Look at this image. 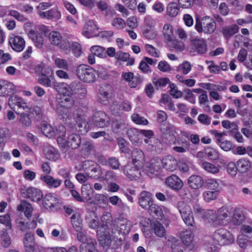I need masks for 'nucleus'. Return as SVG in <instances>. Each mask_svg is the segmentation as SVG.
<instances>
[{
	"mask_svg": "<svg viewBox=\"0 0 252 252\" xmlns=\"http://www.w3.org/2000/svg\"><path fill=\"white\" fill-rule=\"evenodd\" d=\"M176 207L186 225L188 226H195V223L191 206L184 201H180L177 204Z\"/></svg>",
	"mask_w": 252,
	"mask_h": 252,
	"instance_id": "obj_1",
	"label": "nucleus"
},
{
	"mask_svg": "<svg viewBox=\"0 0 252 252\" xmlns=\"http://www.w3.org/2000/svg\"><path fill=\"white\" fill-rule=\"evenodd\" d=\"M196 30L199 33L210 34L216 29V24L212 18L210 16L203 17L201 20L196 19L195 25Z\"/></svg>",
	"mask_w": 252,
	"mask_h": 252,
	"instance_id": "obj_2",
	"label": "nucleus"
},
{
	"mask_svg": "<svg viewBox=\"0 0 252 252\" xmlns=\"http://www.w3.org/2000/svg\"><path fill=\"white\" fill-rule=\"evenodd\" d=\"M76 73L81 80L86 83H93L96 79L95 70L86 64L78 65Z\"/></svg>",
	"mask_w": 252,
	"mask_h": 252,
	"instance_id": "obj_3",
	"label": "nucleus"
},
{
	"mask_svg": "<svg viewBox=\"0 0 252 252\" xmlns=\"http://www.w3.org/2000/svg\"><path fill=\"white\" fill-rule=\"evenodd\" d=\"M82 167L88 177L94 180L101 177L102 171L101 166L92 160L83 162Z\"/></svg>",
	"mask_w": 252,
	"mask_h": 252,
	"instance_id": "obj_4",
	"label": "nucleus"
},
{
	"mask_svg": "<svg viewBox=\"0 0 252 252\" xmlns=\"http://www.w3.org/2000/svg\"><path fill=\"white\" fill-rule=\"evenodd\" d=\"M23 242L25 252H43V248L35 242L34 234L32 232H27L25 234Z\"/></svg>",
	"mask_w": 252,
	"mask_h": 252,
	"instance_id": "obj_5",
	"label": "nucleus"
},
{
	"mask_svg": "<svg viewBox=\"0 0 252 252\" xmlns=\"http://www.w3.org/2000/svg\"><path fill=\"white\" fill-rule=\"evenodd\" d=\"M48 37L52 45L58 46L62 50H67L70 48L69 42L64 39L61 34L57 31H52L49 32Z\"/></svg>",
	"mask_w": 252,
	"mask_h": 252,
	"instance_id": "obj_6",
	"label": "nucleus"
},
{
	"mask_svg": "<svg viewBox=\"0 0 252 252\" xmlns=\"http://www.w3.org/2000/svg\"><path fill=\"white\" fill-rule=\"evenodd\" d=\"M8 104L10 108L16 114L22 111L29 112L30 107L27 103L21 97L17 95H12L8 99Z\"/></svg>",
	"mask_w": 252,
	"mask_h": 252,
	"instance_id": "obj_7",
	"label": "nucleus"
},
{
	"mask_svg": "<svg viewBox=\"0 0 252 252\" xmlns=\"http://www.w3.org/2000/svg\"><path fill=\"white\" fill-rule=\"evenodd\" d=\"M113 227L112 233L114 234H122L126 235L128 234L131 229V224L126 219L119 218L115 219L113 222Z\"/></svg>",
	"mask_w": 252,
	"mask_h": 252,
	"instance_id": "obj_8",
	"label": "nucleus"
},
{
	"mask_svg": "<svg viewBox=\"0 0 252 252\" xmlns=\"http://www.w3.org/2000/svg\"><path fill=\"white\" fill-rule=\"evenodd\" d=\"M231 234L223 228L218 229L213 234V240L220 245L229 244L231 243Z\"/></svg>",
	"mask_w": 252,
	"mask_h": 252,
	"instance_id": "obj_9",
	"label": "nucleus"
},
{
	"mask_svg": "<svg viewBox=\"0 0 252 252\" xmlns=\"http://www.w3.org/2000/svg\"><path fill=\"white\" fill-rule=\"evenodd\" d=\"M142 167L133 164H127L123 168V172L130 180H136L141 176Z\"/></svg>",
	"mask_w": 252,
	"mask_h": 252,
	"instance_id": "obj_10",
	"label": "nucleus"
},
{
	"mask_svg": "<svg viewBox=\"0 0 252 252\" xmlns=\"http://www.w3.org/2000/svg\"><path fill=\"white\" fill-rule=\"evenodd\" d=\"M93 122L96 126L103 128L109 125L110 119L104 112L99 111L94 114Z\"/></svg>",
	"mask_w": 252,
	"mask_h": 252,
	"instance_id": "obj_11",
	"label": "nucleus"
},
{
	"mask_svg": "<svg viewBox=\"0 0 252 252\" xmlns=\"http://www.w3.org/2000/svg\"><path fill=\"white\" fill-rule=\"evenodd\" d=\"M191 52L199 54L205 53L207 50V44L206 40L203 38L194 39L191 41Z\"/></svg>",
	"mask_w": 252,
	"mask_h": 252,
	"instance_id": "obj_12",
	"label": "nucleus"
},
{
	"mask_svg": "<svg viewBox=\"0 0 252 252\" xmlns=\"http://www.w3.org/2000/svg\"><path fill=\"white\" fill-rule=\"evenodd\" d=\"M81 144V138L78 134H72L69 135L65 141L64 147H61L62 148V151L66 153L67 151L66 147L70 148L72 149H76L79 147Z\"/></svg>",
	"mask_w": 252,
	"mask_h": 252,
	"instance_id": "obj_13",
	"label": "nucleus"
},
{
	"mask_svg": "<svg viewBox=\"0 0 252 252\" xmlns=\"http://www.w3.org/2000/svg\"><path fill=\"white\" fill-rule=\"evenodd\" d=\"M9 43L12 49L16 52H21L25 47V39L19 35H13L9 39Z\"/></svg>",
	"mask_w": 252,
	"mask_h": 252,
	"instance_id": "obj_14",
	"label": "nucleus"
},
{
	"mask_svg": "<svg viewBox=\"0 0 252 252\" xmlns=\"http://www.w3.org/2000/svg\"><path fill=\"white\" fill-rule=\"evenodd\" d=\"M165 184L169 188L175 191L180 190L183 187V182L177 176L172 175L166 178Z\"/></svg>",
	"mask_w": 252,
	"mask_h": 252,
	"instance_id": "obj_15",
	"label": "nucleus"
},
{
	"mask_svg": "<svg viewBox=\"0 0 252 252\" xmlns=\"http://www.w3.org/2000/svg\"><path fill=\"white\" fill-rule=\"evenodd\" d=\"M59 203L57 196L53 193H48L43 198L42 206L46 210H51L57 206Z\"/></svg>",
	"mask_w": 252,
	"mask_h": 252,
	"instance_id": "obj_16",
	"label": "nucleus"
},
{
	"mask_svg": "<svg viewBox=\"0 0 252 252\" xmlns=\"http://www.w3.org/2000/svg\"><path fill=\"white\" fill-rule=\"evenodd\" d=\"M39 16L41 18L58 20L61 17V13L58 8L55 7L45 12L39 11Z\"/></svg>",
	"mask_w": 252,
	"mask_h": 252,
	"instance_id": "obj_17",
	"label": "nucleus"
},
{
	"mask_svg": "<svg viewBox=\"0 0 252 252\" xmlns=\"http://www.w3.org/2000/svg\"><path fill=\"white\" fill-rule=\"evenodd\" d=\"M72 94H77L81 97H85L87 94L86 89L81 82H72L69 86Z\"/></svg>",
	"mask_w": 252,
	"mask_h": 252,
	"instance_id": "obj_18",
	"label": "nucleus"
},
{
	"mask_svg": "<svg viewBox=\"0 0 252 252\" xmlns=\"http://www.w3.org/2000/svg\"><path fill=\"white\" fill-rule=\"evenodd\" d=\"M181 239L183 243L188 247L189 250L194 248L193 240L194 235L192 233L188 230L183 231L180 234Z\"/></svg>",
	"mask_w": 252,
	"mask_h": 252,
	"instance_id": "obj_19",
	"label": "nucleus"
},
{
	"mask_svg": "<svg viewBox=\"0 0 252 252\" xmlns=\"http://www.w3.org/2000/svg\"><path fill=\"white\" fill-rule=\"evenodd\" d=\"M97 243L95 239L89 238L87 242L80 245L81 252H99L96 249Z\"/></svg>",
	"mask_w": 252,
	"mask_h": 252,
	"instance_id": "obj_20",
	"label": "nucleus"
},
{
	"mask_svg": "<svg viewBox=\"0 0 252 252\" xmlns=\"http://www.w3.org/2000/svg\"><path fill=\"white\" fill-rule=\"evenodd\" d=\"M111 90V86L105 85L100 87L99 92L97 94V100L103 104H106L108 101V95Z\"/></svg>",
	"mask_w": 252,
	"mask_h": 252,
	"instance_id": "obj_21",
	"label": "nucleus"
},
{
	"mask_svg": "<svg viewBox=\"0 0 252 252\" xmlns=\"http://www.w3.org/2000/svg\"><path fill=\"white\" fill-rule=\"evenodd\" d=\"M40 178L49 188H57L60 186L62 183V180L55 179L50 175H42Z\"/></svg>",
	"mask_w": 252,
	"mask_h": 252,
	"instance_id": "obj_22",
	"label": "nucleus"
},
{
	"mask_svg": "<svg viewBox=\"0 0 252 252\" xmlns=\"http://www.w3.org/2000/svg\"><path fill=\"white\" fill-rule=\"evenodd\" d=\"M163 167L169 171H174L177 166V161L172 156H167L162 159Z\"/></svg>",
	"mask_w": 252,
	"mask_h": 252,
	"instance_id": "obj_23",
	"label": "nucleus"
},
{
	"mask_svg": "<svg viewBox=\"0 0 252 252\" xmlns=\"http://www.w3.org/2000/svg\"><path fill=\"white\" fill-rule=\"evenodd\" d=\"M98 28L94 22L93 20H90L85 25L83 34L85 36L90 38L96 35V32Z\"/></svg>",
	"mask_w": 252,
	"mask_h": 252,
	"instance_id": "obj_24",
	"label": "nucleus"
},
{
	"mask_svg": "<svg viewBox=\"0 0 252 252\" xmlns=\"http://www.w3.org/2000/svg\"><path fill=\"white\" fill-rule=\"evenodd\" d=\"M24 193L25 194V197L33 201H39L42 197L41 191L32 187L28 188Z\"/></svg>",
	"mask_w": 252,
	"mask_h": 252,
	"instance_id": "obj_25",
	"label": "nucleus"
},
{
	"mask_svg": "<svg viewBox=\"0 0 252 252\" xmlns=\"http://www.w3.org/2000/svg\"><path fill=\"white\" fill-rule=\"evenodd\" d=\"M57 113L60 120L66 124L70 123L72 117L69 108L60 106L57 108Z\"/></svg>",
	"mask_w": 252,
	"mask_h": 252,
	"instance_id": "obj_26",
	"label": "nucleus"
},
{
	"mask_svg": "<svg viewBox=\"0 0 252 252\" xmlns=\"http://www.w3.org/2000/svg\"><path fill=\"white\" fill-rule=\"evenodd\" d=\"M131 158L132 164L143 166L145 157L143 152L140 149L137 148L133 149L131 152Z\"/></svg>",
	"mask_w": 252,
	"mask_h": 252,
	"instance_id": "obj_27",
	"label": "nucleus"
},
{
	"mask_svg": "<svg viewBox=\"0 0 252 252\" xmlns=\"http://www.w3.org/2000/svg\"><path fill=\"white\" fill-rule=\"evenodd\" d=\"M153 202L151 194L150 192L143 191L140 193L139 197V204L142 208H147Z\"/></svg>",
	"mask_w": 252,
	"mask_h": 252,
	"instance_id": "obj_28",
	"label": "nucleus"
},
{
	"mask_svg": "<svg viewBox=\"0 0 252 252\" xmlns=\"http://www.w3.org/2000/svg\"><path fill=\"white\" fill-rule=\"evenodd\" d=\"M188 183L191 188L198 189L203 186L204 181L201 176L196 175H192L188 179Z\"/></svg>",
	"mask_w": 252,
	"mask_h": 252,
	"instance_id": "obj_29",
	"label": "nucleus"
},
{
	"mask_svg": "<svg viewBox=\"0 0 252 252\" xmlns=\"http://www.w3.org/2000/svg\"><path fill=\"white\" fill-rule=\"evenodd\" d=\"M66 133V128L62 125H59L55 132L56 136H57V141L60 147H64L65 140L64 137Z\"/></svg>",
	"mask_w": 252,
	"mask_h": 252,
	"instance_id": "obj_30",
	"label": "nucleus"
},
{
	"mask_svg": "<svg viewBox=\"0 0 252 252\" xmlns=\"http://www.w3.org/2000/svg\"><path fill=\"white\" fill-rule=\"evenodd\" d=\"M18 210L19 211L24 212L27 218L32 216L33 208L32 205L26 200H22L20 204L18 206Z\"/></svg>",
	"mask_w": 252,
	"mask_h": 252,
	"instance_id": "obj_31",
	"label": "nucleus"
},
{
	"mask_svg": "<svg viewBox=\"0 0 252 252\" xmlns=\"http://www.w3.org/2000/svg\"><path fill=\"white\" fill-rule=\"evenodd\" d=\"M239 27L236 25H231L228 27H223L222 28V34L223 36L228 39L238 32Z\"/></svg>",
	"mask_w": 252,
	"mask_h": 252,
	"instance_id": "obj_32",
	"label": "nucleus"
},
{
	"mask_svg": "<svg viewBox=\"0 0 252 252\" xmlns=\"http://www.w3.org/2000/svg\"><path fill=\"white\" fill-rule=\"evenodd\" d=\"M116 59L121 60L124 62H127V65H132L134 63V59L130 58V55L127 53H124L121 51L116 52Z\"/></svg>",
	"mask_w": 252,
	"mask_h": 252,
	"instance_id": "obj_33",
	"label": "nucleus"
},
{
	"mask_svg": "<svg viewBox=\"0 0 252 252\" xmlns=\"http://www.w3.org/2000/svg\"><path fill=\"white\" fill-rule=\"evenodd\" d=\"M141 130L136 128H130L127 131V135L133 143H137L141 139Z\"/></svg>",
	"mask_w": 252,
	"mask_h": 252,
	"instance_id": "obj_34",
	"label": "nucleus"
},
{
	"mask_svg": "<svg viewBox=\"0 0 252 252\" xmlns=\"http://www.w3.org/2000/svg\"><path fill=\"white\" fill-rule=\"evenodd\" d=\"M0 238L2 246L3 247H8L11 243V238L7 229H3L0 231Z\"/></svg>",
	"mask_w": 252,
	"mask_h": 252,
	"instance_id": "obj_35",
	"label": "nucleus"
},
{
	"mask_svg": "<svg viewBox=\"0 0 252 252\" xmlns=\"http://www.w3.org/2000/svg\"><path fill=\"white\" fill-rule=\"evenodd\" d=\"M16 224L18 228L22 231H27L31 228L33 229L35 225L33 222H26L22 219H19L16 220Z\"/></svg>",
	"mask_w": 252,
	"mask_h": 252,
	"instance_id": "obj_36",
	"label": "nucleus"
},
{
	"mask_svg": "<svg viewBox=\"0 0 252 252\" xmlns=\"http://www.w3.org/2000/svg\"><path fill=\"white\" fill-rule=\"evenodd\" d=\"M148 211L149 214L158 218H162L163 216V213L161 208L158 205L155 204L153 202L149 206Z\"/></svg>",
	"mask_w": 252,
	"mask_h": 252,
	"instance_id": "obj_37",
	"label": "nucleus"
},
{
	"mask_svg": "<svg viewBox=\"0 0 252 252\" xmlns=\"http://www.w3.org/2000/svg\"><path fill=\"white\" fill-rule=\"evenodd\" d=\"M29 36L32 38L36 47L39 49L42 47L43 39L40 34L31 31L29 33Z\"/></svg>",
	"mask_w": 252,
	"mask_h": 252,
	"instance_id": "obj_38",
	"label": "nucleus"
},
{
	"mask_svg": "<svg viewBox=\"0 0 252 252\" xmlns=\"http://www.w3.org/2000/svg\"><path fill=\"white\" fill-rule=\"evenodd\" d=\"M238 171L241 173H245L251 167L249 160L245 158H241L237 162Z\"/></svg>",
	"mask_w": 252,
	"mask_h": 252,
	"instance_id": "obj_39",
	"label": "nucleus"
},
{
	"mask_svg": "<svg viewBox=\"0 0 252 252\" xmlns=\"http://www.w3.org/2000/svg\"><path fill=\"white\" fill-rule=\"evenodd\" d=\"M88 124L86 121L82 118H78L75 126V131L85 133L88 131Z\"/></svg>",
	"mask_w": 252,
	"mask_h": 252,
	"instance_id": "obj_40",
	"label": "nucleus"
},
{
	"mask_svg": "<svg viewBox=\"0 0 252 252\" xmlns=\"http://www.w3.org/2000/svg\"><path fill=\"white\" fill-rule=\"evenodd\" d=\"M166 42L169 47L172 48L177 51H182L185 49V45L182 41L174 39L173 38Z\"/></svg>",
	"mask_w": 252,
	"mask_h": 252,
	"instance_id": "obj_41",
	"label": "nucleus"
},
{
	"mask_svg": "<svg viewBox=\"0 0 252 252\" xmlns=\"http://www.w3.org/2000/svg\"><path fill=\"white\" fill-rule=\"evenodd\" d=\"M41 130L42 133L46 136L51 138L55 136V131L51 126L46 122L42 123L41 126Z\"/></svg>",
	"mask_w": 252,
	"mask_h": 252,
	"instance_id": "obj_42",
	"label": "nucleus"
},
{
	"mask_svg": "<svg viewBox=\"0 0 252 252\" xmlns=\"http://www.w3.org/2000/svg\"><path fill=\"white\" fill-rule=\"evenodd\" d=\"M28 113L29 112L22 111L17 114L20 116L19 122L24 127H29L32 124V121Z\"/></svg>",
	"mask_w": 252,
	"mask_h": 252,
	"instance_id": "obj_43",
	"label": "nucleus"
},
{
	"mask_svg": "<svg viewBox=\"0 0 252 252\" xmlns=\"http://www.w3.org/2000/svg\"><path fill=\"white\" fill-rule=\"evenodd\" d=\"M162 160L158 158H154L151 159L150 163L148 166L149 171L151 173H154L159 170L161 168Z\"/></svg>",
	"mask_w": 252,
	"mask_h": 252,
	"instance_id": "obj_44",
	"label": "nucleus"
},
{
	"mask_svg": "<svg viewBox=\"0 0 252 252\" xmlns=\"http://www.w3.org/2000/svg\"><path fill=\"white\" fill-rule=\"evenodd\" d=\"M179 10V7L175 2H170L166 6L167 14L171 17H174L177 16Z\"/></svg>",
	"mask_w": 252,
	"mask_h": 252,
	"instance_id": "obj_45",
	"label": "nucleus"
},
{
	"mask_svg": "<svg viewBox=\"0 0 252 252\" xmlns=\"http://www.w3.org/2000/svg\"><path fill=\"white\" fill-rule=\"evenodd\" d=\"M71 221L73 228L76 232L83 230L82 221L78 215L73 214L71 217Z\"/></svg>",
	"mask_w": 252,
	"mask_h": 252,
	"instance_id": "obj_46",
	"label": "nucleus"
},
{
	"mask_svg": "<svg viewBox=\"0 0 252 252\" xmlns=\"http://www.w3.org/2000/svg\"><path fill=\"white\" fill-rule=\"evenodd\" d=\"M155 234L159 237H163L165 235L166 231L163 225L158 221L155 222L153 225Z\"/></svg>",
	"mask_w": 252,
	"mask_h": 252,
	"instance_id": "obj_47",
	"label": "nucleus"
},
{
	"mask_svg": "<svg viewBox=\"0 0 252 252\" xmlns=\"http://www.w3.org/2000/svg\"><path fill=\"white\" fill-rule=\"evenodd\" d=\"M162 33L166 42L173 38V32L172 26L168 24H165L163 28Z\"/></svg>",
	"mask_w": 252,
	"mask_h": 252,
	"instance_id": "obj_48",
	"label": "nucleus"
},
{
	"mask_svg": "<svg viewBox=\"0 0 252 252\" xmlns=\"http://www.w3.org/2000/svg\"><path fill=\"white\" fill-rule=\"evenodd\" d=\"M219 190H207L204 192L203 196L204 200L206 202H209L211 200L216 199L219 195Z\"/></svg>",
	"mask_w": 252,
	"mask_h": 252,
	"instance_id": "obj_49",
	"label": "nucleus"
},
{
	"mask_svg": "<svg viewBox=\"0 0 252 252\" xmlns=\"http://www.w3.org/2000/svg\"><path fill=\"white\" fill-rule=\"evenodd\" d=\"M91 51L95 56L100 58L106 57V51L105 48L100 46H94L91 48Z\"/></svg>",
	"mask_w": 252,
	"mask_h": 252,
	"instance_id": "obj_50",
	"label": "nucleus"
},
{
	"mask_svg": "<svg viewBox=\"0 0 252 252\" xmlns=\"http://www.w3.org/2000/svg\"><path fill=\"white\" fill-rule=\"evenodd\" d=\"M153 83L157 89L166 86L170 83V80L168 78H154Z\"/></svg>",
	"mask_w": 252,
	"mask_h": 252,
	"instance_id": "obj_51",
	"label": "nucleus"
},
{
	"mask_svg": "<svg viewBox=\"0 0 252 252\" xmlns=\"http://www.w3.org/2000/svg\"><path fill=\"white\" fill-rule=\"evenodd\" d=\"M221 124L224 128L228 129L231 133H233L237 131L238 126L235 123L224 120L221 122Z\"/></svg>",
	"mask_w": 252,
	"mask_h": 252,
	"instance_id": "obj_52",
	"label": "nucleus"
},
{
	"mask_svg": "<svg viewBox=\"0 0 252 252\" xmlns=\"http://www.w3.org/2000/svg\"><path fill=\"white\" fill-rule=\"evenodd\" d=\"M202 166L206 171L213 174L217 173L220 171L218 166H216L208 162H203Z\"/></svg>",
	"mask_w": 252,
	"mask_h": 252,
	"instance_id": "obj_53",
	"label": "nucleus"
},
{
	"mask_svg": "<svg viewBox=\"0 0 252 252\" xmlns=\"http://www.w3.org/2000/svg\"><path fill=\"white\" fill-rule=\"evenodd\" d=\"M53 60L55 65L57 67L65 70L68 69L69 65L65 60L59 58H54Z\"/></svg>",
	"mask_w": 252,
	"mask_h": 252,
	"instance_id": "obj_54",
	"label": "nucleus"
},
{
	"mask_svg": "<svg viewBox=\"0 0 252 252\" xmlns=\"http://www.w3.org/2000/svg\"><path fill=\"white\" fill-rule=\"evenodd\" d=\"M30 114L33 115L35 119L38 121L41 119L42 117V110L41 108L37 106H34L31 108H30L29 111Z\"/></svg>",
	"mask_w": 252,
	"mask_h": 252,
	"instance_id": "obj_55",
	"label": "nucleus"
},
{
	"mask_svg": "<svg viewBox=\"0 0 252 252\" xmlns=\"http://www.w3.org/2000/svg\"><path fill=\"white\" fill-rule=\"evenodd\" d=\"M143 34L145 37L148 39H154L157 35V32L152 27L145 29L143 31Z\"/></svg>",
	"mask_w": 252,
	"mask_h": 252,
	"instance_id": "obj_56",
	"label": "nucleus"
},
{
	"mask_svg": "<svg viewBox=\"0 0 252 252\" xmlns=\"http://www.w3.org/2000/svg\"><path fill=\"white\" fill-rule=\"evenodd\" d=\"M217 215L219 221L224 219L230 216V213L228 211V209L225 207L220 208L217 212Z\"/></svg>",
	"mask_w": 252,
	"mask_h": 252,
	"instance_id": "obj_57",
	"label": "nucleus"
},
{
	"mask_svg": "<svg viewBox=\"0 0 252 252\" xmlns=\"http://www.w3.org/2000/svg\"><path fill=\"white\" fill-rule=\"evenodd\" d=\"M94 201L102 207L106 206L108 202L107 197L102 194H96L94 197Z\"/></svg>",
	"mask_w": 252,
	"mask_h": 252,
	"instance_id": "obj_58",
	"label": "nucleus"
},
{
	"mask_svg": "<svg viewBox=\"0 0 252 252\" xmlns=\"http://www.w3.org/2000/svg\"><path fill=\"white\" fill-rule=\"evenodd\" d=\"M173 150L178 153H183L190 150V143L188 141L182 142L181 146H175Z\"/></svg>",
	"mask_w": 252,
	"mask_h": 252,
	"instance_id": "obj_59",
	"label": "nucleus"
},
{
	"mask_svg": "<svg viewBox=\"0 0 252 252\" xmlns=\"http://www.w3.org/2000/svg\"><path fill=\"white\" fill-rule=\"evenodd\" d=\"M205 154L212 160L217 159L219 157L218 152L214 148L208 147L205 149Z\"/></svg>",
	"mask_w": 252,
	"mask_h": 252,
	"instance_id": "obj_60",
	"label": "nucleus"
},
{
	"mask_svg": "<svg viewBox=\"0 0 252 252\" xmlns=\"http://www.w3.org/2000/svg\"><path fill=\"white\" fill-rule=\"evenodd\" d=\"M203 218L213 222L218 220L217 213L213 210H209L205 212Z\"/></svg>",
	"mask_w": 252,
	"mask_h": 252,
	"instance_id": "obj_61",
	"label": "nucleus"
},
{
	"mask_svg": "<svg viewBox=\"0 0 252 252\" xmlns=\"http://www.w3.org/2000/svg\"><path fill=\"white\" fill-rule=\"evenodd\" d=\"M47 158L50 160H56L59 158L58 151L53 147H50L46 153Z\"/></svg>",
	"mask_w": 252,
	"mask_h": 252,
	"instance_id": "obj_62",
	"label": "nucleus"
},
{
	"mask_svg": "<svg viewBox=\"0 0 252 252\" xmlns=\"http://www.w3.org/2000/svg\"><path fill=\"white\" fill-rule=\"evenodd\" d=\"M145 49L147 52L150 55L156 58L159 57V51L153 46L147 44L145 45Z\"/></svg>",
	"mask_w": 252,
	"mask_h": 252,
	"instance_id": "obj_63",
	"label": "nucleus"
},
{
	"mask_svg": "<svg viewBox=\"0 0 252 252\" xmlns=\"http://www.w3.org/2000/svg\"><path fill=\"white\" fill-rule=\"evenodd\" d=\"M93 149L94 145L92 142L86 141L83 143L82 150L83 152L85 153L86 155L90 154Z\"/></svg>",
	"mask_w": 252,
	"mask_h": 252,
	"instance_id": "obj_64",
	"label": "nucleus"
}]
</instances>
